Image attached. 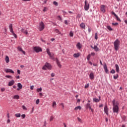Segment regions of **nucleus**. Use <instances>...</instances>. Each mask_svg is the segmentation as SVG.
<instances>
[{
    "instance_id": "nucleus-1",
    "label": "nucleus",
    "mask_w": 127,
    "mask_h": 127,
    "mask_svg": "<svg viewBox=\"0 0 127 127\" xmlns=\"http://www.w3.org/2000/svg\"><path fill=\"white\" fill-rule=\"evenodd\" d=\"M112 103L113 104V113H116V114H119V102L116 101V100L114 99L112 101Z\"/></svg>"
},
{
    "instance_id": "nucleus-2",
    "label": "nucleus",
    "mask_w": 127,
    "mask_h": 127,
    "mask_svg": "<svg viewBox=\"0 0 127 127\" xmlns=\"http://www.w3.org/2000/svg\"><path fill=\"white\" fill-rule=\"evenodd\" d=\"M120 45H121V42L119 39H117L114 42V49L116 51L120 49Z\"/></svg>"
},
{
    "instance_id": "nucleus-3",
    "label": "nucleus",
    "mask_w": 127,
    "mask_h": 127,
    "mask_svg": "<svg viewBox=\"0 0 127 127\" xmlns=\"http://www.w3.org/2000/svg\"><path fill=\"white\" fill-rule=\"evenodd\" d=\"M52 68V66H51V64L48 63H46L45 65L43 66L42 69L43 70H51Z\"/></svg>"
},
{
    "instance_id": "nucleus-4",
    "label": "nucleus",
    "mask_w": 127,
    "mask_h": 127,
    "mask_svg": "<svg viewBox=\"0 0 127 127\" xmlns=\"http://www.w3.org/2000/svg\"><path fill=\"white\" fill-rule=\"evenodd\" d=\"M46 51H47V54L49 55V56H50V59H52V60H56V59L54 58V54H53V53H51L50 52V50H49V49H47Z\"/></svg>"
},
{
    "instance_id": "nucleus-5",
    "label": "nucleus",
    "mask_w": 127,
    "mask_h": 127,
    "mask_svg": "<svg viewBox=\"0 0 127 127\" xmlns=\"http://www.w3.org/2000/svg\"><path fill=\"white\" fill-rule=\"evenodd\" d=\"M44 28H45V25H44V23L42 21L39 23V30L42 31Z\"/></svg>"
},
{
    "instance_id": "nucleus-6",
    "label": "nucleus",
    "mask_w": 127,
    "mask_h": 127,
    "mask_svg": "<svg viewBox=\"0 0 127 127\" xmlns=\"http://www.w3.org/2000/svg\"><path fill=\"white\" fill-rule=\"evenodd\" d=\"M34 50L36 53H39V52H42V49L39 47H34Z\"/></svg>"
},
{
    "instance_id": "nucleus-7",
    "label": "nucleus",
    "mask_w": 127,
    "mask_h": 127,
    "mask_svg": "<svg viewBox=\"0 0 127 127\" xmlns=\"http://www.w3.org/2000/svg\"><path fill=\"white\" fill-rule=\"evenodd\" d=\"M90 8V4L89 3H87V1H85V4H84V9L85 10H89V9Z\"/></svg>"
},
{
    "instance_id": "nucleus-8",
    "label": "nucleus",
    "mask_w": 127,
    "mask_h": 127,
    "mask_svg": "<svg viewBox=\"0 0 127 127\" xmlns=\"http://www.w3.org/2000/svg\"><path fill=\"white\" fill-rule=\"evenodd\" d=\"M104 113L107 115V116H109V108H108V106L107 105H105L104 107Z\"/></svg>"
},
{
    "instance_id": "nucleus-9",
    "label": "nucleus",
    "mask_w": 127,
    "mask_h": 127,
    "mask_svg": "<svg viewBox=\"0 0 127 127\" xmlns=\"http://www.w3.org/2000/svg\"><path fill=\"white\" fill-rule=\"evenodd\" d=\"M106 6L105 5H101L100 6V10L103 12V13H105L106 12Z\"/></svg>"
},
{
    "instance_id": "nucleus-10",
    "label": "nucleus",
    "mask_w": 127,
    "mask_h": 127,
    "mask_svg": "<svg viewBox=\"0 0 127 127\" xmlns=\"http://www.w3.org/2000/svg\"><path fill=\"white\" fill-rule=\"evenodd\" d=\"M4 71L6 72V73H12V74H14V71L11 69L6 68L4 69Z\"/></svg>"
},
{
    "instance_id": "nucleus-11",
    "label": "nucleus",
    "mask_w": 127,
    "mask_h": 127,
    "mask_svg": "<svg viewBox=\"0 0 127 127\" xmlns=\"http://www.w3.org/2000/svg\"><path fill=\"white\" fill-rule=\"evenodd\" d=\"M85 108L86 109H89V110L91 111V112L93 113V109H92V107H91V104H90V103H87Z\"/></svg>"
},
{
    "instance_id": "nucleus-12",
    "label": "nucleus",
    "mask_w": 127,
    "mask_h": 127,
    "mask_svg": "<svg viewBox=\"0 0 127 127\" xmlns=\"http://www.w3.org/2000/svg\"><path fill=\"white\" fill-rule=\"evenodd\" d=\"M17 87L18 88H17V91H20L21 89H22V85L20 83H18L17 84Z\"/></svg>"
},
{
    "instance_id": "nucleus-13",
    "label": "nucleus",
    "mask_w": 127,
    "mask_h": 127,
    "mask_svg": "<svg viewBox=\"0 0 127 127\" xmlns=\"http://www.w3.org/2000/svg\"><path fill=\"white\" fill-rule=\"evenodd\" d=\"M55 60H56V63H57L58 66L60 68H61V67H62V65H61V64H60V62H59V60H58V59L57 58H56Z\"/></svg>"
},
{
    "instance_id": "nucleus-14",
    "label": "nucleus",
    "mask_w": 127,
    "mask_h": 127,
    "mask_svg": "<svg viewBox=\"0 0 127 127\" xmlns=\"http://www.w3.org/2000/svg\"><path fill=\"white\" fill-rule=\"evenodd\" d=\"M104 69L107 74L109 73V69H108V66H107V64H105L103 65Z\"/></svg>"
},
{
    "instance_id": "nucleus-15",
    "label": "nucleus",
    "mask_w": 127,
    "mask_h": 127,
    "mask_svg": "<svg viewBox=\"0 0 127 127\" xmlns=\"http://www.w3.org/2000/svg\"><path fill=\"white\" fill-rule=\"evenodd\" d=\"M89 78L91 80H93L95 78V75H94V72H91L89 74Z\"/></svg>"
},
{
    "instance_id": "nucleus-16",
    "label": "nucleus",
    "mask_w": 127,
    "mask_h": 127,
    "mask_svg": "<svg viewBox=\"0 0 127 127\" xmlns=\"http://www.w3.org/2000/svg\"><path fill=\"white\" fill-rule=\"evenodd\" d=\"M14 80H12L8 82V86H9V87H10L12 86L14 84Z\"/></svg>"
},
{
    "instance_id": "nucleus-17",
    "label": "nucleus",
    "mask_w": 127,
    "mask_h": 127,
    "mask_svg": "<svg viewBox=\"0 0 127 127\" xmlns=\"http://www.w3.org/2000/svg\"><path fill=\"white\" fill-rule=\"evenodd\" d=\"M115 67H116V72L117 73H119L120 72V67L119 66V65L118 64H116Z\"/></svg>"
},
{
    "instance_id": "nucleus-18",
    "label": "nucleus",
    "mask_w": 127,
    "mask_h": 127,
    "mask_svg": "<svg viewBox=\"0 0 127 127\" xmlns=\"http://www.w3.org/2000/svg\"><path fill=\"white\" fill-rule=\"evenodd\" d=\"M101 97H99V99L98 98H93V102H95V103H99L100 101H101Z\"/></svg>"
},
{
    "instance_id": "nucleus-19",
    "label": "nucleus",
    "mask_w": 127,
    "mask_h": 127,
    "mask_svg": "<svg viewBox=\"0 0 127 127\" xmlns=\"http://www.w3.org/2000/svg\"><path fill=\"white\" fill-rule=\"evenodd\" d=\"M80 56V53H75L73 54V57L74 58H78Z\"/></svg>"
},
{
    "instance_id": "nucleus-20",
    "label": "nucleus",
    "mask_w": 127,
    "mask_h": 127,
    "mask_svg": "<svg viewBox=\"0 0 127 127\" xmlns=\"http://www.w3.org/2000/svg\"><path fill=\"white\" fill-rule=\"evenodd\" d=\"M9 28L10 32H13V29L12 28V24H10L9 25Z\"/></svg>"
},
{
    "instance_id": "nucleus-21",
    "label": "nucleus",
    "mask_w": 127,
    "mask_h": 127,
    "mask_svg": "<svg viewBox=\"0 0 127 127\" xmlns=\"http://www.w3.org/2000/svg\"><path fill=\"white\" fill-rule=\"evenodd\" d=\"M80 27H81V28L82 29H85V28H86V25H85L84 23H82L80 24Z\"/></svg>"
},
{
    "instance_id": "nucleus-22",
    "label": "nucleus",
    "mask_w": 127,
    "mask_h": 127,
    "mask_svg": "<svg viewBox=\"0 0 127 127\" xmlns=\"http://www.w3.org/2000/svg\"><path fill=\"white\" fill-rule=\"evenodd\" d=\"M93 49L95 50V51H96V52H97V51H99V50H100L99 49V48H98V47L96 45H95L94 47H93Z\"/></svg>"
},
{
    "instance_id": "nucleus-23",
    "label": "nucleus",
    "mask_w": 127,
    "mask_h": 127,
    "mask_svg": "<svg viewBox=\"0 0 127 127\" xmlns=\"http://www.w3.org/2000/svg\"><path fill=\"white\" fill-rule=\"evenodd\" d=\"M5 60L6 63H8L9 62V58H8V56H6Z\"/></svg>"
},
{
    "instance_id": "nucleus-24",
    "label": "nucleus",
    "mask_w": 127,
    "mask_h": 127,
    "mask_svg": "<svg viewBox=\"0 0 127 127\" xmlns=\"http://www.w3.org/2000/svg\"><path fill=\"white\" fill-rule=\"evenodd\" d=\"M55 32L56 33H58V34H61V32H60V31H59V30H58V29H55Z\"/></svg>"
},
{
    "instance_id": "nucleus-25",
    "label": "nucleus",
    "mask_w": 127,
    "mask_h": 127,
    "mask_svg": "<svg viewBox=\"0 0 127 127\" xmlns=\"http://www.w3.org/2000/svg\"><path fill=\"white\" fill-rule=\"evenodd\" d=\"M13 99H16L17 100H18L19 99V96L18 95H16L13 96Z\"/></svg>"
},
{
    "instance_id": "nucleus-26",
    "label": "nucleus",
    "mask_w": 127,
    "mask_h": 127,
    "mask_svg": "<svg viewBox=\"0 0 127 127\" xmlns=\"http://www.w3.org/2000/svg\"><path fill=\"white\" fill-rule=\"evenodd\" d=\"M113 78L115 80H117L119 78V74H117L116 75H114Z\"/></svg>"
},
{
    "instance_id": "nucleus-27",
    "label": "nucleus",
    "mask_w": 127,
    "mask_h": 127,
    "mask_svg": "<svg viewBox=\"0 0 127 127\" xmlns=\"http://www.w3.org/2000/svg\"><path fill=\"white\" fill-rule=\"evenodd\" d=\"M107 28L110 31H112V30H113V28H112L110 26H107Z\"/></svg>"
},
{
    "instance_id": "nucleus-28",
    "label": "nucleus",
    "mask_w": 127,
    "mask_h": 127,
    "mask_svg": "<svg viewBox=\"0 0 127 127\" xmlns=\"http://www.w3.org/2000/svg\"><path fill=\"white\" fill-rule=\"evenodd\" d=\"M15 117H16V118H20L21 115L20 113H17L15 115Z\"/></svg>"
},
{
    "instance_id": "nucleus-29",
    "label": "nucleus",
    "mask_w": 127,
    "mask_h": 127,
    "mask_svg": "<svg viewBox=\"0 0 127 127\" xmlns=\"http://www.w3.org/2000/svg\"><path fill=\"white\" fill-rule=\"evenodd\" d=\"M11 33L14 37H15V38H17V36L16 35V34H15V33H14V32L13 31L11 32Z\"/></svg>"
},
{
    "instance_id": "nucleus-30",
    "label": "nucleus",
    "mask_w": 127,
    "mask_h": 127,
    "mask_svg": "<svg viewBox=\"0 0 127 127\" xmlns=\"http://www.w3.org/2000/svg\"><path fill=\"white\" fill-rule=\"evenodd\" d=\"M57 18L58 20H60V21H62V18H61V16L60 15L58 16Z\"/></svg>"
},
{
    "instance_id": "nucleus-31",
    "label": "nucleus",
    "mask_w": 127,
    "mask_h": 127,
    "mask_svg": "<svg viewBox=\"0 0 127 127\" xmlns=\"http://www.w3.org/2000/svg\"><path fill=\"white\" fill-rule=\"evenodd\" d=\"M17 50H18V51H20V52H21L23 50L22 48L21 47H18Z\"/></svg>"
},
{
    "instance_id": "nucleus-32",
    "label": "nucleus",
    "mask_w": 127,
    "mask_h": 127,
    "mask_svg": "<svg viewBox=\"0 0 127 127\" xmlns=\"http://www.w3.org/2000/svg\"><path fill=\"white\" fill-rule=\"evenodd\" d=\"M78 110H80V106H78L74 108V111H78Z\"/></svg>"
},
{
    "instance_id": "nucleus-33",
    "label": "nucleus",
    "mask_w": 127,
    "mask_h": 127,
    "mask_svg": "<svg viewBox=\"0 0 127 127\" xmlns=\"http://www.w3.org/2000/svg\"><path fill=\"white\" fill-rule=\"evenodd\" d=\"M115 17H116L117 20H118V21H120L121 22V19L120 18H119V16H118V15H116Z\"/></svg>"
},
{
    "instance_id": "nucleus-34",
    "label": "nucleus",
    "mask_w": 127,
    "mask_h": 127,
    "mask_svg": "<svg viewBox=\"0 0 127 127\" xmlns=\"http://www.w3.org/2000/svg\"><path fill=\"white\" fill-rule=\"evenodd\" d=\"M22 108L24 111H27V108L24 105H23Z\"/></svg>"
},
{
    "instance_id": "nucleus-35",
    "label": "nucleus",
    "mask_w": 127,
    "mask_h": 127,
    "mask_svg": "<svg viewBox=\"0 0 127 127\" xmlns=\"http://www.w3.org/2000/svg\"><path fill=\"white\" fill-rule=\"evenodd\" d=\"M53 4L56 5V6H58V2H57V1H54L53 2Z\"/></svg>"
},
{
    "instance_id": "nucleus-36",
    "label": "nucleus",
    "mask_w": 127,
    "mask_h": 127,
    "mask_svg": "<svg viewBox=\"0 0 127 127\" xmlns=\"http://www.w3.org/2000/svg\"><path fill=\"white\" fill-rule=\"evenodd\" d=\"M69 35L71 37H72V36H73L74 34L73 33V32L72 31L70 32Z\"/></svg>"
},
{
    "instance_id": "nucleus-37",
    "label": "nucleus",
    "mask_w": 127,
    "mask_h": 127,
    "mask_svg": "<svg viewBox=\"0 0 127 127\" xmlns=\"http://www.w3.org/2000/svg\"><path fill=\"white\" fill-rule=\"evenodd\" d=\"M76 47L80 50V42L78 43L76 45Z\"/></svg>"
},
{
    "instance_id": "nucleus-38",
    "label": "nucleus",
    "mask_w": 127,
    "mask_h": 127,
    "mask_svg": "<svg viewBox=\"0 0 127 127\" xmlns=\"http://www.w3.org/2000/svg\"><path fill=\"white\" fill-rule=\"evenodd\" d=\"M95 39H96V40H98V33H96L95 34Z\"/></svg>"
},
{
    "instance_id": "nucleus-39",
    "label": "nucleus",
    "mask_w": 127,
    "mask_h": 127,
    "mask_svg": "<svg viewBox=\"0 0 127 127\" xmlns=\"http://www.w3.org/2000/svg\"><path fill=\"white\" fill-rule=\"evenodd\" d=\"M42 91V88L40 87V88L37 89V92H41Z\"/></svg>"
},
{
    "instance_id": "nucleus-40",
    "label": "nucleus",
    "mask_w": 127,
    "mask_h": 127,
    "mask_svg": "<svg viewBox=\"0 0 127 127\" xmlns=\"http://www.w3.org/2000/svg\"><path fill=\"white\" fill-rule=\"evenodd\" d=\"M90 58H91V54H89L87 56V59L88 61H89V60H90Z\"/></svg>"
},
{
    "instance_id": "nucleus-41",
    "label": "nucleus",
    "mask_w": 127,
    "mask_h": 127,
    "mask_svg": "<svg viewBox=\"0 0 127 127\" xmlns=\"http://www.w3.org/2000/svg\"><path fill=\"white\" fill-rule=\"evenodd\" d=\"M110 73H111V74H115V73H116V71L115 70V69H113L111 71Z\"/></svg>"
},
{
    "instance_id": "nucleus-42",
    "label": "nucleus",
    "mask_w": 127,
    "mask_h": 127,
    "mask_svg": "<svg viewBox=\"0 0 127 127\" xmlns=\"http://www.w3.org/2000/svg\"><path fill=\"white\" fill-rule=\"evenodd\" d=\"M6 78H8V79H11L12 78V76L11 75H5Z\"/></svg>"
},
{
    "instance_id": "nucleus-43",
    "label": "nucleus",
    "mask_w": 127,
    "mask_h": 127,
    "mask_svg": "<svg viewBox=\"0 0 127 127\" xmlns=\"http://www.w3.org/2000/svg\"><path fill=\"white\" fill-rule=\"evenodd\" d=\"M56 102L54 101L53 103V108H54V107H55V106H56Z\"/></svg>"
},
{
    "instance_id": "nucleus-44",
    "label": "nucleus",
    "mask_w": 127,
    "mask_h": 127,
    "mask_svg": "<svg viewBox=\"0 0 127 127\" xmlns=\"http://www.w3.org/2000/svg\"><path fill=\"white\" fill-rule=\"evenodd\" d=\"M89 86H90V84H89V83L86 84V85H85V89H87V88H89Z\"/></svg>"
},
{
    "instance_id": "nucleus-45",
    "label": "nucleus",
    "mask_w": 127,
    "mask_h": 127,
    "mask_svg": "<svg viewBox=\"0 0 127 127\" xmlns=\"http://www.w3.org/2000/svg\"><path fill=\"white\" fill-rule=\"evenodd\" d=\"M23 33H24L25 34H28V32H27V30H25L23 31Z\"/></svg>"
},
{
    "instance_id": "nucleus-46",
    "label": "nucleus",
    "mask_w": 127,
    "mask_h": 127,
    "mask_svg": "<svg viewBox=\"0 0 127 127\" xmlns=\"http://www.w3.org/2000/svg\"><path fill=\"white\" fill-rule=\"evenodd\" d=\"M22 119H25V114H22L21 116Z\"/></svg>"
},
{
    "instance_id": "nucleus-47",
    "label": "nucleus",
    "mask_w": 127,
    "mask_h": 127,
    "mask_svg": "<svg viewBox=\"0 0 127 127\" xmlns=\"http://www.w3.org/2000/svg\"><path fill=\"white\" fill-rule=\"evenodd\" d=\"M36 105H38V104H39V99H37V100L36 101Z\"/></svg>"
},
{
    "instance_id": "nucleus-48",
    "label": "nucleus",
    "mask_w": 127,
    "mask_h": 127,
    "mask_svg": "<svg viewBox=\"0 0 127 127\" xmlns=\"http://www.w3.org/2000/svg\"><path fill=\"white\" fill-rule=\"evenodd\" d=\"M53 119H54V117H53V116H51L50 118V121L51 122Z\"/></svg>"
},
{
    "instance_id": "nucleus-49",
    "label": "nucleus",
    "mask_w": 127,
    "mask_h": 127,
    "mask_svg": "<svg viewBox=\"0 0 127 127\" xmlns=\"http://www.w3.org/2000/svg\"><path fill=\"white\" fill-rule=\"evenodd\" d=\"M119 24V23H112V25H115L117 26Z\"/></svg>"
},
{
    "instance_id": "nucleus-50",
    "label": "nucleus",
    "mask_w": 127,
    "mask_h": 127,
    "mask_svg": "<svg viewBox=\"0 0 127 127\" xmlns=\"http://www.w3.org/2000/svg\"><path fill=\"white\" fill-rule=\"evenodd\" d=\"M47 11V7H45L43 9V11H44V12H45V11Z\"/></svg>"
},
{
    "instance_id": "nucleus-51",
    "label": "nucleus",
    "mask_w": 127,
    "mask_h": 127,
    "mask_svg": "<svg viewBox=\"0 0 127 127\" xmlns=\"http://www.w3.org/2000/svg\"><path fill=\"white\" fill-rule=\"evenodd\" d=\"M4 91H5V88H1V92H4Z\"/></svg>"
},
{
    "instance_id": "nucleus-52",
    "label": "nucleus",
    "mask_w": 127,
    "mask_h": 127,
    "mask_svg": "<svg viewBox=\"0 0 127 127\" xmlns=\"http://www.w3.org/2000/svg\"><path fill=\"white\" fill-rule=\"evenodd\" d=\"M64 23L66 25H68V22L67 21V20H64Z\"/></svg>"
},
{
    "instance_id": "nucleus-53",
    "label": "nucleus",
    "mask_w": 127,
    "mask_h": 127,
    "mask_svg": "<svg viewBox=\"0 0 127 127\" xmlns=\"http://www.w3.org/2000/svg\"><path fill=\"white\" fill-rule=\"evenodd\" d=\"M30 89L31 90H33V89H34V85L31 86Z\"/></svg>"
},
{
    "instance_id": "nucleus-54",
    "label": "nucleus",
    "mask_w": 127,
    "mask_h": 127,
    "mask_svg": "<svg viewBox=\"0 0 127 127\" xmlns=\"http://www.w3.org/2000/svg\"><path fill=\"white\" fill-rule=\"evenodd\" d=\"M51 75V77H54V76H55V73H52Z\"/></svg>"
},
{
    "instance_id": "nucleus-55",
    "label": "nucleus",
    "mask_w": 127,
    "mask_h": 127,
    "mask_svg": "<svg viewBox=\"0 0 127 127\" xmlns=\"http://www.w3.org/2000/svg\"><path fill=\"white\" fill-rule=\"evenodd\" d=\"M17 73L19 74H20V70L17 69Z\"/></svg>"
},
{
    "instance_id": "nucleus-56",
    "label": "nucleus",
    "mask_w": 127,
    "mask_h": 127,
    "mask_svg": "<svg viewBox=\"0 0 127 127\" xmlns=\"http://www.w3.org/2000/svg\"><path fill=\"white\" fill-rule=\"evenodd\" d=\"M21 52H22V53H23L24 55H25L26 54L25 51H23V50Z\"/></svg>"
},
{
    "instance_id": "nucleus-57",
    "label": "nucleus",
    "mask_w": 127,
    "mask_h": 127,
    "mask_svg": "<svg viewBox=\"0 0 127 127\" xmlns=\"http://www.w3.org/2000/svg\"><path fill=\"white\" fill-rule=\"evenodd\" d=\"M112 14H113L115 17L116 16V15H117V14H116V13H115V12H112Z\"/></svg>"
},
{
    "instance_id": "nucleus-58",
    "label": "nucleus",
    "mask_w": 127,
    "mask_h": 127,
    "mask_svg": "<svg viewBox=\"0 0 127 127\" xmlns=\"http://www.w3.org/2000/svg\"><path fill=\"white\" fill-rule=\"evenodd\" d=\"M91 55V56H95V53H91L90 54V56Z\"/></svg>"
},
{
    "instance_id": "nucleus-59",
    "label": "nucleus",
    "mask_w": 127,
    "mask_h": 127,
    "mask_svg": "<svg viewBox=\"0 0 127 127\" xmlns=\"http://www.w3.org/2000/svg\"><path fill=\"white\" fill-rule=\"evenodd\" d=\"M46 125H47V123H46V121H45L43 127H46Z\"/></svg>"
},
{
    "instance_id": "nucleus-60",
    "label": "nucleus",
    "mask_w": 127,
    "mask_h": 127,
    "mask_svg": "<svg viewBox=\"0 0 127 127\" xmlns=\"http://www.w3.org/2000/svg\"><path fill=\"white\" fill-rule=\"evenodd\" d=\"M39 96H40V97H42V96H43V94H42V93L40 92L39 93Z\"/></svg>"
},
{
    "instance_id": "nucleus-61",
    "label": "nucleus",
    "mask_w": 127,
    "mask_h": 127,
    "mask_svg": "<svg viewBox=\"0 0 127 127\" xmlns=\"http://www.w3.org/2000/svg\"><path fill=\"white\" fill-rule=\"evenodd\" d=\"M7 124H9V123H10V120L8 119L7 121Z\"/></svg>"
},
{
    "instance_id": "nucleus-62",
    "label": "nucleus",
    "mask_w": 127,
    "mask_h": 127,
    "mask_svg": "<svg viewBox=\"0 0 127 127\" xmlns=\"http://www.w3.org/2000/svg\"><path fill=\"white\" fill-rule=\"evenodd\" d=\"M54 26H55V25H57V24H56V23H54V22H52Z\"/></svg>"
},
{
    "instance_id": "nucleus-63",
    "label": "nucleus",
    "mask_w": 127,
    "mask_h": 127,
    "mask_svg": "<svg viewBox=\"0 0 127 127\" xmlns=\"http://www.w3.org/2000/svg\"><path fill=\"white\" fill-rule=\"evenodd\" d=\"M103 106H104V105L101 104V105H99V108H102V107H103Z\"/></svg>"
},
{
    "instance_id": "nucleus-64",
    "label": "nucleus",
    "mask_w": 127,
    "mask_h": 127,
    "mask_svg": "<svg viewBox=\"0 0 127 127\" xmlns=\"http://www.w3.org/2000/svg\"><path fill=\"white\" fill-rule=\"evenodd\" d=\"M16 79H19V78H20L19 75L16 76Z\"/></svg>"
}]
</instances>
